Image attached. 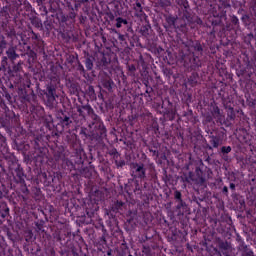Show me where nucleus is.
Wrapping results in <instances>:
<instances>
[{
    "label": "nucleus",
    "mask_w": 256,
    "mask_h": 256,
    "mask_svg": "<svg viewBox=\"0 0 256 256\" xmlns=\"http://www.w3.org/2000/svg\"><path fill=\"white\" fill-rule=\"evenodd\" d=\"M133 173H135L136 177H139V179L145 178V168L143 165L134 164Z\"/></svg>",
    "instance_id": "f257e3e1"
},
{
    "label": "nucleus",
    "mask_w": 256,
    "mask_h": 256,
    "mask_svg": "<svg viewBox=\"0 0 256 256\" xmlns=\"http://www.w3.org/2000/svg\"><path fill=\"white\" fill-rule=\"evenodd\" d=\"M78 112L80 113V115H83V110L81 108L78 109Z\"/></svg>",
    "instance_id": "ddd939ff"
},
{
    "label": "nucleus",
    "mask_w": 256,
    "mask_h": 256,
    "mask_svg": "<svg viewBox=\"0 0 256 256\" xmlns=\"http://www.w3.org/2000/svg\"><path fill=\"white\" fill-rule=\"evenodd\" d=\"M135 11L138 13H141L143 11V8L141 7V3L137 2L136 6L134 7Z\"/></svg>",
    "instance_id": "0eeeda50"
},
{
    "label": "nucleus",
    "mask_w": 256,
    "mask_h": 256,
    "mask_svg": "<svg viewBox=\"0 0 256 256\" xmlns=\"http://www.w3.org/2000/svg\"><path fill=\"white\" fill-rule=\"evenodd\" d=\"M230 189H232V190L235 189V184L231 183L230 184Z\"/></svg>",
    "instance_id": "f8f14e48"
},
{
    "label": "nucleus",
    "mask_w": 256,
    "mask_h": 256,
    "mask_svg": "<svg viewBox=\"0 0 256 256\" xmlns=\"http://www.w3.org/2000/svg\"><path fill=\"white\" fill-rule=\"evenodd\" d=\"M49 95H51V97H53V99H55V90H53V88L48 89Z\"/></svg>",
    "instance_id": "9d476101"
},
{
    "label": "nucleus",
    "mask_w": 256,
    "mask_h": 256,
    "mask_svg": "<svg viewBox=\"0 0 256 256\" xmlns=\"http://www.w3.org/2000/svg\"><path fill=\"white\" fill-rule=\"evenodd\" d=\"M82 109L87 111V113H92L93 112V109H91V106H83Z\"/></svg>",
    "instance_id": "1a4fd4ad"
},
{
    "label": "nucleus",
    "mask_w": 256,
    "mask_h": 256,
    "mask_svg": "<svg viewBox=\"0 0 256 256\" xmlns=\"http://www.w3.org/2000/svg\"><path fill=\"white\" fill-rule=\"evenodd\" d=\"M175 199H181V192L179 191L175 192Z\"/></svg>",
    "instance_id": "9b49d317"
},
{
    "label": "nucleus",
    "mask_w": 256,
    "mask_h": 256,
    "mask_svg": "<svg viewBox=\"0 0 256 256\" xmlns=\"http://www.w3.org/2000/svg\"><path fill=\"white\" fill-rule=\"evenodd\" d=\"M223 191H224V193H227V191H228L227 186H225V187L223 188Z\"/></svg>",
    "instance_id": "4468645a"
},
{
    "label": "nucleus",
    "mask_w": 256,
    "mask_h": 256,
    "mask_svg": "<svg viewBox=\"0 0 256 256\" xmlns=\"http://www.w3.org/2000/svg\"><path fill=\"white\" fill-rule=\"evenodd\" d=\"M62 123L66 127H69V125H71V123H72L71 118H69L68 116H65L64 119L62 120Z\"/></svg>",
    "instance_id": "39448f33"
},
{
    "label": "nucleus",
    "mask_w": 256,
    "mask_h": 256,
    "mask_svg": "<svg viewBox=\"0 0 256 256\" xmlns=\"http://www.w3.org/2000/svg\"><path fill=\"white\" fill-rule=\"evenodd\" d=\"M222 153H231V146H223Z\"/></svg>",
    "instance_id": "6e6552de"
},
{
    "label": "nucleus",
    "mask_w": 256,
    "mask_h": 256,
    "mask_svg": "<svg viewBox=\"0 0 256 256\" xmlns=\"http://www.w3.org/2000/svg\"><path fill=\"white\" fill-rule=\"evenodd\" d=\"M6 53L9 59H17V53L15 52V49L9 48Z\"/></svg>",
    "instance_id": "7ed1b4c3"
},
{
    "label": "nucleus",
    "mask_w": 256,
    "mask_h": 256,
    "mask_svg": "<svg viewBox=\"0 0 256 256\" xmlns=\"http://www.w3.org/2000/svg\"><path fill=\"white\" fill-rule=\"evenodd\" d=\"M122 25H127V20L121 17L116 18V27L121 29Z\"/></svg>",
    "instance_id": "f03ea898"
},
{
    "label": "nucleus",
    "mask_w": 256,
    "mask_h": 256,
    "mask_svg": "<svg viewBox=\"0 0 256 256\" xmlns=\"http://www.w3.org/2000/svg\"><path fill=\"white\" fill-rule=\"evenodd\" d=\"M85 65H86V68L91 71L93 69V61H91V59H86V62H85Z\"/></svg>",
    "instance_id": "20e7f679"
},
{
    "label": "nucleus",
    "mask_w": 256,
    "mask_h": 256,
    "mask_svg": "<svg viewBox=\"0 0 256 256\" xmlns=\"http://www.w3.org/2000/svg\"><path fill=\"white\" fill-rule=\"evenodd\" d=\"M211 145L215 148L219 147V139H217V138L212 139Z\"/></svg>",
    "instance_id": "423d86ee"
}]
</instances>
